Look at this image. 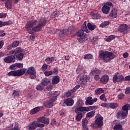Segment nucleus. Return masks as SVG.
Returning <instances> with one entry per match:
<instances>
[{
  "label": "nucleus",
  "mask_w": 130,
  "mask_h": 130,
  "mask_svg": "<svg viewBox=\"0 0 130 130\" xmlns=\"http://www.w3.org/2000/svg\"><path fill=\"white\" fill-rule=\"evenodd\" d=\"M9 55L10 56L6 57L4 59L5 62L7 63L14 62L16 58L18 60H22L24 57V53H23V51L21 48H16L14 50L10 51Z\"/></svg>",
  "instance_id": "obj_1"
},
{
  "label": "nucleus",
  "mask_w": 130,
  "mask_h": 130,
  "mask_svg": "<svg viewBox=\"0 0 130 130\" xmlns=\"http://www.w3.org/2000/svg\"><path fill=\"white\" fill-rule=\"evenodd\" d=\"M99 58L103 59L104 62H108L114 58V55L112 52L101 50L99 52Z\"/></svg>",
  "instance_id": "obj_2"
},
{
  "label": "nucleus",
  "mask_w": 130,
  "mask_h": 130,
  "mask_svg": "<svg viewBox=\"0 0 130 130\" xmlns=\"http://www.w3.org/2000/svg\"><path fill=\"white\" fill-rule=\"evenodd\" d=\"M130 110L129 104L124 105L122 107L121 111H119L117 112L116 117L117 118H121L124 119L126 116H127V113H128V110Z\"/></svg>",
  "instance_id": "obj_3"
},
{
  "label": "nucleus",
  "mask_w": 130,
  "mask_h": 130,
  "mask_svg": "<svg viewBox=\"0 0 130 130\" xmlns=\"http://www.w3.org/2000/svg\"><path fill=\"white\" fill-rule=\"evenodd\" d=\"M95 108H97V106H89V107H82L80 108H74L75 112L76 114H84V112L86 111L88 112L91 110H93V109H95Z\"/></svg>",
  "instance_id": "obj_4"
},
{
  "label": "nucleus",
  "mask_w": 130,
  "mask_h": 130,
  "mask_svg": "<svg viewBox=\"0 0 130 130\" xmlns=\"http://www.w3.org/2000/svg\"><path fill=\"white\" fill-rule=\"evenodd\" d=\"M26 71L27 70L25 69L14 70L9 72L8 75L12 77H20V76H23L26 73Z\"/></svg>",
  "instance_id": "obj_5"
},
{
  "label": "nucleus",
  "mask_w": 130,
  "mask_h": 130,
  "mask_svg": "<svg viewBox=\"0 0 130 130\" xmlns=\"http://www.w3.org/2000/svg\"><path fill=\"white\" fill-rule=\"evenodd\" d=\"M95 124H96L98 127H101L103 125V117L100 114L96 116L94 123H91V126L95 127Z\"/></svg>",
  "instance_id": "obj_6"
},
{
  "label": "nucleus",
  "mask_w": 130,
  "mask_h": 130,
  "mask_svg": "<svg viewBox=\"0 0 130 130\" xmlns=\"http://www.w3.org/2000/svg\"><path fill=\"white\" fill-rule=\"evenodd\" d=\"M113 7L111 2H107L103 5L102 11L104 14H109L110 11V8Z\"/></svg>",
  "instance_id": "obj_7"
},
{
  "label": "nucleus",
  "mask_w": 130,
  "mask_h": 130,
  "mask_svg": "<svg viewBox=\"0 0 130 130\" xmlns=\"http://www.w3.org/2000/svg\"><path fill=\"white\" fill-rule=\"evenodd\" d=\"M27 73L29 75L30 79H34L36 78V70L34 67H29L27 71Z\"/></svg>",
  "instance_id": "obj_8"
},
{
  "label": "nucleus",
  "mask_w": 130,
  "mask_h": 130,
  "mask_svg": "<svg viewBox=\"0 0 130 130\" xmlns=\"http://www.w3.org/2000/svg\"><path fill=\"white\" fill-rule=\"evenodd\" d=\"M123 80H124V77L122 75H117L115 74L113 77V82L115 83H121Z\"/></svg>",
  "instance_id": "obj_9"
},
{
  "label": "nucleus",
  "mask_w": 130,
  "mask_h": 130,
  "mask_svg": "<svg viewBox=\"0 0 130 130\" xmlns=\"http://www.w3.org/2000/svg\"><path fill=\"white\" fill-rule=\"evenodd\" d=\"M59 94H60L59 91H53L50 93H49V96L50 97H52L50 101H52V102H55V101H56V99H57V96L59 95Z\"/></svg>",
  "instance_id": "obj_10"
},
{
  "label": "nucleus",
  "mask_w": 130,
  "mask_h": 130,
  "mask_svg": "<svg viewBox=\"0 0 130 130\" xmlns=\"http://www.w3.org/2000/svg\"><path fill=\"white\" fill-rule=\"evenodd\" d=\"M127 25L126 24H121L118 27V31L123 33V34H126L127 33Z\"/></svg>",
  "instance_id": "obj_11"
},
{
  "label": "nucleus",
  "mask_w": 130,
  "mask_h": 130,
  "mask_svg": "<svg viewBox=\"0 0 130 130\" xmlns=\"http://www.w3.org/2000/svg\"><path fill=\"white\" fill-rule=\"evenodd\" d=\"M76 35L78 37L82 38V39H86L88 37L87 34L84 32V30L81 29H80L77 31Z\"/></svg>",
  "instance_id": "obj_12"
},
{
  "label": "nucleus",
  "mask_w": 130,
  "mask_h": 130,
  "mask_svg": "<svg viewBox=\"0 0 130 130\" xmlns=\"http://www.w3.org/2000/svg\"><path fill=\"white\" fill-rule=\"evenodd\" d=\"M37 20H30L25 25V28L26 29H29L30 28H32L34 26L36 25L37 24Z\"/></svg>",
  "instance_id": "obj_13"
},
{
  "label": "nucleus",
  "mask_w": 130,
  "mask_h": 130,
  "mask_svg": "<svg viewBox=\"0 0 130 130\" xmlns=\"http://www.w3.org/2000/svg\"><path fill=\"white\" fill-rule=\"evenodd\" d=\"M37 127V122L33 121L31 123H30L27 126H26V128L28 130H35L36 129Z\"/></svg>",
  "instance_id": "obj_14"
},
{
  "label": "nucleus",
  "mask_w": 130,
  "mask_h": 130,
  "mask_svg": "<svg viewBox=\"0 0 130 130\" xmlns=\"http://www.w3.org/2000/svg\"><path fill=\"white\" fill-rule=\"evenodd\" d=\"M108 81H109V76L107 75L102 76L100 79V82L102 84H107Z\"/></svg>",
  "instance_id": "obj_15"
},
{
  "label": "nucleus",
  "mask_w": 130,
  "mask_h": 130,
  "mask_svg": "<svg viewBox=\"0 0 130 130\" xmlns=\"http://www.w3.org/2000/svg\"><path fill=\"white\" fill-rule=\"evenodd\" d=\"M38 122H42L45 124H49V119L48 118H45L44 117H41L38 118Z\"/></svg>",
  "instance_id": "obj_16"
},
{
  "label": "nucleus",
  "mask_w": 130,
  "mask_h": 130,
  "mask_svg": "<svg viewBox=\"0 0 130 130\" xmlns=\"http://www.w3.org/2000/svg\"><path fill=\"white\" fill-rule=\"evenodd\" d=\"M64 103L66 104L67 106H73L75 101L73 99L69 98L66 100H64Z\"/></svg>",
  "instance_id": "obj_17"
},
{
  "label": "nucleus",
  "mask_w": 130,
  "mask_h": 130,
  "mask_svg": "<svg viewBox=\"0 0 130 130\" xmlns=\"http://www.w3.org/2000/svg\"><path fill=\"white\" fill-rule=\"evenodd\" d=\"M110 16L113 19H114L117 17V9L113 8L110 13Z\"/></svg>",
  "instance_id": "obj_18"
},
{
  "label": "nucleus",
  "mask_w": 130,
  "mask_h": 130,
  "mask_svg": "<svg viewBox=\"0 0 130 130\" xmlns=\"http://www.w3.org/2000/svg\"><path fill=\"white\" fill-rule=\"evenodd\" d=\"M88 124V120L87 119L84 118L82 120V127L83 130H89L88 128V126H87Z\"/></svg>",
  "instance_id": "obj_19"
},
{
  "label": "nucleus",
  "mask_w": 130,
  "mask_h": 130,
  "mask_svg": "<svg viewBox=\"0 0 130 130\" xmlns=\"http://www.w3.org/2000/svg\"><path fill=\"white\" fill-rule=\"evenodd\" d=\"M47 22L46 20V18H42L39 21V24L42 27H44L45 25H46V23Z\"/></svg>",
  "instance_id": "obj_20"
},
{
  "label": "nucleus",
  "mask_w": 130,
  "mask_h": 130,
  "mask_svg": "<svg viewBox=\"0 0 130 130\" xmlns=\"http://www.w3.org/2000/svg\"><path fill=\"white\" fill-rule=\"evenodd\" d=\"M68 34H69V30L68 29H63L59 32V36L60 37H64Z\"/></svg>",
  "instance_id": "obj_21"
},
{
  "label": "nucleus",
  "mask_w": 130,
  "mask_h": 130,
  "mask_svg": "<svg viewBox=\"0 0 130 130\" xmlns=\"http://www.w3.org/2000/svg\"><path fill=\"white\" fill-rule=\"evenodd\" d=\"M12 0H7L5 3V7L8 10H11L12 9Z\"/></svg>",
  "instance_id": "obj_22"
},
{
  "label": "nucleus",
  "mask_w": 130,
  "mask_h": 130,
  "mask_svg": "<svg viewBox=\"0 0 130 130\" xmlns=\"http://www.w3.org/2000/svg\"><path fill=\"white\" fill-rule=\"evenodd\" d=\"M58 83H59V76H54L52 80V84L55 85V84H58Z\"/></svg>",
  "instance_id": "obj_23"
},
{
  "label": "nucleus",
  "mask_w": 130,
  "mask_h": 130,
  "mask_svg": "<svg viewBox=\"0 0 130 130\" xmlns=\"http://www.w3.org/2000/svg\"><path fill=\"white\" fill-rule=\"evenodd\" d=\"M49 83H50V80H49V79L47 78H44L42 80L41 83H42V85H43V86H47V85H48Z\"/></svg>",
  "instance_id": "obj_24"
},
{
  "label": "nucleus",
  "mask_w": 130,
  "mask_h": 130,
  "mask_svg": "<svg viewBox=\"0 0 130 130\" xmlns=\"http://www.w3.org/2000/svg\"><path fill=\"white\" fill-rule=\"evenodd\" d=\"M32 30L34 32H39L42 30V26L39 24L38 25L32 27Z\"/></svg>",
  "instance_id": "obj_25"
},
{
  "label": "nucleus",
  "mask_w": 130,
  "mask_h": 130,
  "mask_svg": "<svg viewBox=\"0 0 130 130\" xmlns=\"http://www.w3.org/2000/svg\"><path fill=\"white\" fill-rule=\"evenodd\" d=\"M80 80L82 84H85L88 80V76L86 75H83L80 77Z\"/></svg>",
  "instance_id": "obj_26"
},
{
  "label": "nucleus",
  "mask_w": 130,
  "mask_h": 130,
  "mask_svg": "<svg viewBox=\"0 0 130 130\" xmlns=\"http://www.w3.org/2000/svg\"><path fill=\"white\" fill-rule=\"evenodd\" d=\"M39 110H40V107H37L35 108L34 109H32L31 110H30V114L31 115H33V114H36V113H37V112H38V111H39Z\"/></svg>",
  "instance_id": "obj_27"
},
{
  "label": "nucleus",
  "mask_w": 130,
  "mask_h": 130,
  "mask_svg": "<svg viewBox=\"0 0 130 130\" xmlns=\"http://www.w3.org/2000/svg\"><path fill=\"white\" fill-rule=\"evenodd\" d=\"M83 105H84V103L83 102V101L79 100L77 102L76 106H75L74 108L83 107Z\"/></svg>",
  "instance_id": "obj_28"
},
{
  "label": "nucleus",
  "mask_w": 130,
  "mask_h": 130,
  "mask_svg": "<svg viewBox=\"0 0 130 130\" xmlns=\"http://www.w3.org/2000/svg\"><path fill=\"white\" fill-rule=\"evenodd\" d=\"M12 24L11 21L3 22L0 21V27H3V26H6V25H11Z\"/></svg>",
  "instance_id": "obj_29"
},
{
  "label": "nucleus",
  "mask_w": 130,
  "mask_h": 130,
  "mask_svg": "<svg viewBox=\"0 0 130 130\" xmlns=\"http://www.w3.org/2000/svg\"><path fill=\"white\" fill-rule=\"evenodd\" d=\"M87 28L90 31H93V30H95V29L96 28V25H93L90 23H88L87 24Z\"/></svg>",
  "instance_id": "obj_30"
},
{
  "label": "nucleus",
  "mask_w": 130,
  "mask_h": 130,
  "mask_svg": "<svg viewBox=\"0 0 130 130\" xmlns=\"http://www.w3.org/2000/svg\"><path fill=\"white\" fill-rule=\"evenodd\" d=\"M95 95H99V94H102L104 93L105 91L102 88H98L95 90Z\"/></svg>",
  "instance_id": "obj_31"
},
{
  "label": "nucleus",
  "mask_w": 130,
  "mask_h": 130,
  "mask_svg": "<svg viewBox=\"0 0 130 130\" xmlns=\"http://www.w3.org/2000/svg\"><path fill=\"white\" fill-rule=\"evenodd\" d=\"M95 112H96V111H92L89 113H87L86 115V117H89L90 118L93 117V116L95 115Z\"/></svg>",
  "instance_id": "obj_32"
},
{
  "label": "nucleus",
  "mask_w": 130,
  "mask_h": 130,
  "mask_svg": "<svg viewBox=\"0 0 130 130\" xmlns=\"http://www.w3.org/2000/svg\"><path fill=\"white\" fill-rule=\"evenodd\" d=\"M53 102H54L51 101L49 103H46L44 104V106L47 108H51V107L53 106Z\"/></svg>",
  "instance_id": "obj_33"
},
{
  "label": "nucleus",
  "mask_w": 130,
  "mask_h": 130,
  "mask_svg": "<svg viewBox=\"0 0 130 130\" xmlns=\"http://www.w3.org/2000/svg\"><path fill=\"white\" fill-rule=\"evenodd\" d=\"M92 103V97L88 96L86 98V101L85 102V104L86 105H91Z\"/></svg>",
  "instance_id": "obj_34"
},
{
  "label": "nucleus",
  "mask_w": 130,
  "mask_h": 130,
  "mask_svg": "<svg viewBox=\"0 0 130 130\" xmlns=\"http://www.w3.org/2000/svg\"><path fill=\"white\" fill-rule=\"evenodd\" d=\"M118 107V105L116 103H110V108L112 109H115V108H117Z\"/></svg>",
  "instance_id": "obj_35"
},
{
  "label": "nucleus",
  "mask_w": 130,
  "mask_h": 130,
  "mask_svg": "<svg viewBox=\"0 0 130 130\" xmlns=\"http://www.w3.org/2000/svg\"><path fill=\"white\" fill-rule=\"evenodd\" d=\"M54 60V57H51V58L49 57H48L45 59V61H46L47 63H50L52 62V61H53Z\"/></svg>",
  "instance_id": "obj_36"
},
{
  "label": "nucleus",
  "mask_w": 130,
  "mask_h": 130,
  "mask_svg": "<svg viewBox=\"0 0 130 130\" xmlns=\"http://www.w3.org/2000/svg\"><path fill=\"white\" fill-rule=\"evenodd\" d=\"M91 15H92V18L94 19H100L101 18V16L99 15V14H94L91 13Z\"/></svg>",
  "instance_id": "obj_37"
},
{
  "label": "nucleus",
  "mask_w": 130,
  "mask_h": 130,
  "mask_svg": "<svg viewBox=\"0 0 130 130\" xmlns=\"http://www.w3.org/2000/svg\"><path fill=\"white\" fill-rule=\"evenodd\" d=\"M36 89H37V90H38L39 91H41V90H43L44 89V86L41 83L40 84H39L37 86Z\"/></svg>",
  "instance_id": "obj_38"
},
{
  "label": "nucleus",
  "mask_w": 130,
  "mask_h": 130,
  "mask_svg": "<svg viewBox=\"0 0 130 130\" xmlns=\"http://www.w3.org/2000/svg\"><path fill=\"white\" fill-rule=\"evenodd\" d=\"M101 73H102L101 71L96 70L91 71L90 74H92V75H101Z\"/></svg>",
  "instance_id": "obj_39"
},
{
  "label": "nucleus",
  "mask_w": 130,
  "mask_h": 130,
  "mask_svg": "<svg viewBox=\"0 0 130 130\" xmlns=\"http://www.w3.org/2000/svg\"><path fill=\"white\" fill-rule=\"evenodd\" d=\"M83 115H84V114H77V115L76 117L77 121H80L82 119V118H83Z\"/></svg>",
  "instance_id": "obj_40"
},
{
  "label": "nucleus",
  "mask_w": 130,
  "mask_h": 130,
  "mask_svg": "<svg viewBox=\"0 0 130 130\" xmlns=\"http://www.w3.org/2000/svg\"><path fill=\"white\" fill-rule=\"evenodd\" d=\"M102 107H105L106 108H110V103H104L101 104Z\"/></svg>",
  "instance_id": "obj_41"
},
{
  "label": "nucleus",
  "mask_w": 130,
  "mask_h": 130,
  "mask_svg": "<svg viewBox=\"0 0 130 130\" xmlns=\"http://www.w3.org/2000/svg\"><path fill=\"white\" fill-rule=\"evenodd\" d=\"M109 21H105L101 24L100 26L102 27V28H104V27H106L107 25H109Z\"/></svg>",
  "instance_id": "obj_42"
},
{
  "label": "nucleus",
  "mask_w": 130,
  "mask_h": 130,
  "mask_svg": "<svg viewBox=\"0 0 130 130\" xmlns=\"http://www.w3.org/2000/svg\"><path fill=\"white\" fill-rule=\"evenodd\" d=\"M115 130H122V126L121 124H117L114 126Z\"/></svg>",
  "instance_id": "obj_43"
},
{
  "label": "nucleus",
  "mask_w": 130,
  "mask_h": 130,
  "mask_svg": "<svg viewBox=\"0 0 130 130\" xmlns=\"http://www.w3.org/2000/svg\"><path fill=\"white\" fill-rule=\"evenodd\" d=\"M93 58V55L91 54H87L84 55L85 59H92Z\"/></svg>",
  "instance_id": "obj_44"
},
{
  "label": "nucleus",
  "mask_w": 130,
  "mask_h": 130,
  "mask_svg": "<svg viewBox=\"0 0 130 130\" xmlns=\"http://www.w3.org/2000/svg\"><path fill=\"white\" fill-rule=\"evenodd\" d=\"M115 38V37L113 35H111L109 36L107 39H106V41L108 42H110L112 40H113Z\"/></svg>",
  "instance_id": "obj_45"
},
{
  "label": "nucleus",
  "mask_w": 130,
  "mask_h": 130,
  "mask_svg": "<svg viewBox=\"0 0 130 130\" xmlns=\"http://www.w3.org/2000/svg\"><path fill=\"white\" fill-rule=\"evenodd\" d=\"M81 30L85 31L86 33H89V30L88 29V27H87V25H82Z\"/></svg>",
  "instance_id": "obj_46"
},
{
  "label": "nucleus",
  "mask_w": 130,
  "mask_h": 130,
  "mask_svg": "<svg viewBox=\"0 0 130 130\" xmlns=\"http://www.w3.org/2000/svg\"><path fill=\"white\" fill-rule=\"evenodd\" d=\"M19 44H20V42L15 41L12 44V47H17V46H19Z\"/></svg>",
  "instance_id": "obj_47"
},
{
  "label": "nucleus",
  "mask_w": 130,
  "mask_h": 130,
  "mask_svg": "<svg viewBox=\"0 0 130 130\" xmlns=\"http://www.w3.org/2000/svg\"><path fill=\"white\" fill-rule=\"evenodd\" d=\"M74 93L73 90L72 89L70 91H69L68 92L66 93L65 96H66L67 98L70 97V96H71L72 94Z\"/></svg>",
  "instance_id": "obj_48"
},
{
  "label": "nucleus",
  "mask_w": 130,
  "mask_h": 130,
  "mask_svg": "<svg viewBox=\"0 0 130 130\" xmlns=\"http://www.w3.org/2000/svg\"><path fill=\"white\" fill-rule=\"evenodd\" d=\"M44 75H45L47 77H49V76H51L53 74V72L51 71H45L44 73Z\"/></svg>",
  "instance_id": "obj_49"
},
{
  "label": "nucleus",
  "mask_w": 130,
  "mask_h": 130,
  "mask_svg": "<svg viewBox=\"0 0 130 130\" xmlns=\"http://www.w3.org/2000/svg\"><path fill=\"white\" fill-rule=\"evenodd\" d=\"M100 99L101 100H102L103 101H105V102H106L107 101V100H106V97L105 96V94H103L100 96Z\"/></svg>",
  "instance_id": "obj_50"
},
{
  "label": "nucleus",
  "mask_w": 130,
  "mask_h": 130,
  "mask_svg": "<svg viewBox=\"0 0 130 130\" xmlns=\"http://www.w3.org/2000/svg\"><path fill=\"white\" fill-rule=\"evenodd\" d=\"M78 41H79V42H80L81 43L84 42V41H86V40H88V38H86V39H83L81 38H78L77 39Z\"/></svg>",
  "instance_id": "obj_51"
},
{
  "label": "nucleus",
  "mask_w": 130,
  "mask_h": 130,
  "mask_svg": "<svg viewBox=\"0 0 130 130\" xmlns=\"http://www.w3.org/2000/svg\"><path fill=\"white\" fill-rule=\"evenodd\" d=\"M68 30V34H70V33H71V32H72V31H74V27L73 26H70L69 27V28L68 29H66Z\"/></svg>",
  "instance_id": "obj_52"
},
{
  "label": "nucleus",
  "mask_w": 130,
  "mask_h": 130,
  "mask_svg": "<svg viewBox=\"0 0 130 130\" xmlns=\"http://www.w3.org/2000/svg\"><path fill=\"white\" fill-rule=\"evenodd\" d=\"M16 67L19 69H21L23 67V64L22 63H16Z\"/></svg>",
  "instance_id": "obj_53"
},
{
  "label": "nucleus",
  "mask_w": 130,
  "mask_h": 130,
  "mask_svg": "<svg viewBox=\"0 0 130 130\" xmlns=\"http://www.w3.org/2000/svg\"><path fill=\"white\" fill-rule=\"evenodd\" d=\"M44 126H45L44 124L37 123V127H44Z\"/></svg>",
  "instance_id": "obj_54"
},
{
  "label": "nucleus",
  "mask_w": 130,
  "mask_h": 130,
  "mask_svg": "<svg viewBox=\"0 0 130 130\" xmlns=\"http://www.w3.org/2000/svg\"><path fill=\"white\" fill-rule=\"evenodd\" d=\"M93 75L94 76V80H95V81H98V80L100 79V75L95 74Z\"/></svg>",
  "instance_id": "obj_55"
},
{
  "label": "nucleus",
  "mask_w": 130,
  "mask_h": 130,
  "mask_svg": "<svg viewBox=\"0 0 130 130\" xmlns=\"http://www.w3.org/2000/svg\"><path fill=\"white\" fill-rule=\"evenodd\" d=\"M80 87V85H77L75 87L73 88V89H72V90L74 92H76V91H77V90H78V89H79Z\"/></svg>",
  "instance_id": "obj_56"
},
{
  "label": "nucleus",
  "mask_w": 130,
  "mask_h": 130,
  "mask_svg": "<svg viewBox=\"0 0 130 130\" xmlns=\"http://www.w3.org/2000/svg\"><path fill=\"white\" fill-rule=\"evenodd\" d=\"M47 67L48 66L46 64L43 65V66L42 67V71H46V70H47Z\"/></svg>",
  "instance_id": "obj_57"
},
{
  "label": "nucleus",
  "mask_w": 130,
  "mask_h": 130,
  "mask_svg": "<svg viewBox=\"0 0 130 130\" xmlns=\"http://www.w3.org/2000/svg\"><path fill=\"white\" fill-rule=\"evenodd\" d=\"M57 16V12H53L50 16L51 18H55Z\"/></svg>",
  "instance_id": "obj_58"
},
{
  "label": "nucleus",
  "mask_w": 130,
  "mask_h": 130,
  "mask_svg": "<svg viewBox=\"0 0 130 130\" xmlns=\"http://www.w3.org/2000/svg\"><path fill=\"white\" fill-rule=\"evenodd\" d=\"M125 93L127 94L130 93V87L126 88L125 91Z\"/></svg>",
  "instance_id": "obj_59"
},
{
  "label": "nucleus",
  "mask_w": 130,
  "mask_h": 130,
  "mask_svg": "<svg viewBox=\"0 0 130 130\" xmlns=\"http://www.w3.org/2000/svg\"><path fill=\"white\" fill-rule=\"evenodd\" d=\"M18 95H19V92L15 90L13 93V96H14V97H16V96H18Z\"/></svg>",
  "instance_id": "obj_60"
},
{
  "label": "nucleus",
  "mask_w": 130,
  "mask_h": 130,
  "mask_svg": "<svg viewBox=\"0 0 130 130\" xmlns=\"http://www.w3.org/2000/svg\"><path fill=\"white\" fill-rule=\"evenodd\" d=\"M6 17H7V14L0 13V18H6Z\"/></svg>",
  "instance_id": "obj_61"
},
{
  "label": "nucleus",
  "mask_w": 130,
  "mask_h": 130,
  "mask_svg": "<svg viewBox=\"0 0 130 130\" xmlns=\"http://www.w3.org/2000/svg\"><path fill=\"white\" fill-rule=\"evenodd\" d=\"M123 97H124V94L123 93H120L118 95L119 99H122V98H123Z\"/></svg>",
  "instance_id": "obj_62"
},
{
  "label": "nucleus",
  "mask_w": 130,
  "mask_h": 130,
  "mask_svg": "<svg viewBox=\"0 0 130 130\" xmlns=\"http://www.w3.org/2000/svg\"><path fill=\"white\" fill-rule=\"evenodd\" d=\"M128 56V53L127 52H125L123 54V57L124 58H126Z\"/></svg>",
  "instance_id": "obj_63"
},
{
  "label": "nucleus",
  "mask_w": 130,
  "mask_h": 130,
  "mask_svg": "<svg viewBox=\"0 0 130 130\" xmlns=\"http://www.w3.org/2000/svg\"><path fill=\"white\" fill-rule=\"evenodd\" d=\"M124 81H130V75L125 77Z\"/></svg>",
  "instance_id": "obj_64"
}]
</instances>
